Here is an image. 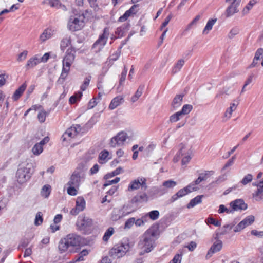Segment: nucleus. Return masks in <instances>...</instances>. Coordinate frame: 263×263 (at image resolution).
Returning a JSON list of instances; mask_svg holds the SVG:
<instances>
[{
  "label": "nucleus",
  "instance_id": "nucleus-1",
  "mask_svg": "<svg viewBox=\"0 0 263 263\" xmlns=\"http://www.w3.org/2000/svg\"><path fill=\"white\" fill-rule=\"evenodd\" d=\"M157 230L154 228L148 229L141 237L138 247L143 251L140 253L142 255L151 252L155 246Z\"/></svg>",
  "mask_w": 263,
  "mask_h": 263
},
{
  "label": "nucleus",
  "instance_id": "nucleus-2",
  "mask_svg": "<svg viewBox=\"0 0 263 263\" xmlns=\"http://www.w3.org/2000/svg\"><path fill=\"white\" fill-rule=\"evenodd\" d=\"M80 237L74 234H69L62 238L58 245L61 253L66 251L70 247L78 246L80 243Z\"/></svg>",
  "mask_w": 263,
  "mask_h": 263
},
{
  "label": "nucleus",
  "instance_id": "nucleus-3",
  "mask_svg": "<svg viewBox=\"0 0 263 263\" xmlns=\"http://www.w3.org/2000/svg\"><path fill=\"white\" fill-rule=\"evenodd\" d=\"M31 168L20 165L16 173V177L20 184L26 182L31 176Z\"/></svg>",
  "mask_w": 263,
  "mask_h": 263
},
{
  "label": "nucleus",
  "instance_id": "nucleus-4",
  "mask_svg": "<svg viewBox=\"0 0 263 263\" xmlns=\"http://www.w3.org/2000/svg\"><path fill=\"white\" fill-rule=\"evenodd\" d=\"M129 246L128 244L116 245L110 250L109 255L115 258H119L123 256L129 250Z\"/></svg>",
  "mask_w": 263,
  "mask_h": 263
},
{
  "label": "nucleus",
  "instance_id": "nucleus-5",
  "mask_svg": "<svg viewBox=\"0 0 263 263\" xmlns=\"http://www.w3.org/2000/svg\"><path fill=\"white\" fill-rule=\"evenodd\" d=\"M76 53V50L75 48L71 46L65 52V55L62 61L63 66L68 68L70 67L74 61Z\"/></svg>",
  "mask_w": 263,
  "mask_h": 263
},
{
  "label": "nucleus",
  "instance_id": "nucleus-6",
  "mask_svg": "<svg viewBox=\"0 0 263 263\" xmlns=\"http://www.w3.org/2000/svg\"><path fill=\"white\" fill-rule=\"evenodd\" d=\"M199 188L197 186H194L192 183L189 184L187 186L180 190L175 194L173 195L170 200L171 202H173L177 200L179 198L182 197L187 194L199 190Z\"/></svg>",
  "mask_w": 263,
  "mask_h": 263
},
{
  "label": "nucleus",
  "instance_id": "nucleus-7",
  "mask_svg": "<svg viewBox=\"0 0 263 263\" xmlns=\"http://www.w3.org/2000/svg\"><path fill=\"white\" fill-rule=\"evenodd\" d=\"M109 34V29L107 27L105 28L103 33L99 36L98 39L93 44L92 48H98L97 51H100L106 44Z\"/></svg>",
  "mask_w": 263,
  "mask_h": 263
},
{
  "label": "nucleus",
  "instance_id": "nucleus-8",
  "mask_svg": "<svg viewBox=\"0 0 263 263\" xmlns=\"http://www.w3.org/2000/svg\"><path fill=\"white\" fill-rule=\"evenodd\" d=\"M92 225V219L83 216H80L76 222L78 229L83 233H85L87 229Z\"/></svg>",
  "mask_w": 263,
  "mask_h": 263
},
{
  "label": "nucleus",
  "instance_id": "nucleus-9",
  "mask_svg": "<svg viewBox=\"0 0 263 263\" xmlns=\"http://www.w3.org/2000/svg\"><path fill=\"white\" fill-rule=\"evenodd\" d=\"M177 185V182L172 180H168L163 182L159 187H154V192L160 195H164L168 192L169 189L174 188Z\"/></svg>",
  "mask_w": 263,
  "mask_h": 263
},
{
  "label": "nucleus",
  "instance_id": "nucleus-10",
  "mask_svg": "<svg viewBox=\"0 0 263 263\" xmlns=\"http://www.w3.org/2000/svg\"><path fill=\"white\" fill-rule=\"evenodd\" d=\"M127 137L126 133L121 132L110 139V146L112 147L122 146L125 141Z\"/></svg>",
  "mask_w": 263,
  "mask_h": 263
},
{
  "label": "nucleus",
  "instance_id": "nucleus-11",
  "mask_svg": "<svg viewBox=\"0 0 263 263\" xmlns=\"http://www.w3.org/2000/svg\"><path fill=\"white\" fill-rule=\"evenodd\" d=\"M83 178V174L81 171H74L71 175L67 185L79 187L81 179Z\"/></svg>",
  "mask_w": 263,
  "mask_h": 263
},
{
  "label": "nucleus",
  "instance_id": "nucleus-12",
  "mask_svg": "<svg viewBox=\"0 0 263 263\" xmlns=\"http://www.w3.org/2000/svg\"><path fill=\"white\" fill-rule=\"evenodd\" d=\"M84 26V22L78 17L71 16L69 20L68 27L72 31L80 30Z\"/></svg>",
  "mask_w": 263,
  "mask_h": 263
},
{
  "label": "nucleus",
  "instance_id": "nucleus-13",
  "mask_svg": "<svg viewBox=\"0 0 263 263\" xmlns=\"http://www.w3.org/2000/svg\"><path fill=\"white\" fill-rule=\"evenodd\" d=\"M241 0H226L227 2L231 3V5L227 8L226 10V16L227 17L232 16L234 13L238 12V7L239 6Z\"/></svg>",
  "mask_w": 263,
  "mask_h": 263
},
{
  "label": "nucleus",
  "instance_id": "nucleus-14",
  "mask_svg": "<svg viewBox=\"0 0 263 263\" xmlns=\"http://www.w3.org/2000/svg\"><path fill=\"white\" fill-rule=\"evenodd\" d=\"M197 174L198 177L192 184L194 186H196V185L199 184L203 181H208V180L213 175V171H204L202 172H198Z\"/></svg>",
  "mask_w": 263,
  "mask_h": 263
},
{
  "label": "nucleus",
  "instance_id": "nucleus-15",
  "mask_svg": "<svg viewBox=\"0 0 263 263\" xmlns=\"http://www.w3.org/2000/svg\"><path fill=\"white\" fill-rule=\"evenodd\" d=\"M230 206L232 213L236 211L245 210L247 209V204L245 203L243 200L241 199H236L230 203Z\"/></svg>",
  "mask_w": 263,
  "mask_h": 263
},
{
  "label": "nucleus",
  "instance_id": "nucleus-16",
  "mask_svg": "<svg viewBox=\"0 0 263 263\" xmlns=\"http://www.w3.org/2000/svg\"><path fill=\"white\" fill-rule=\"evenodd\" d=\"M148 198V196L146 193H140L135 196L131 199L130 202L132 204L138 205L144 202H147Z\"/></svg>",
  "mask_w": 263,
  "mask_h": 263
},
{
  "label": "nucleus",
  "instance_id": "nucleus-17",
  "mask_svg": "<svg viewBox=\"0 0 263 263\" xmlns=\"http://www.w3.org/2000/svg\"><path fill=\"white\" fill-rule=\"evenodd\" d=\"M49 138L45 137L40 142L36 143L32 148V152L35 155H39L43 152V146L48 142Z\"/></svg>",
  "mask_w": 263,
  "mask_h": 263
},
{
  "label": "nucleus",
  "instance_id": "nucleus-18",
  "mask_svg": "<svg viewBox=\"0 0 263 263\" xmlns=\"http://www.w3.org/2000/svg\"><path fill=\"white\" fill-rule=\"evenodd\" d=\"M252 197L256 201H263V180L257 184V189L253 193Z\"/></svg>",
  "mask_w": 263,
  "mask_h": 263
},
{
  "label": "nucleus",
  "instance_id": "nucleus-19",
  "mask_svg": "<svg viewBox=\"0 0 263 263\" xmlns=\"http://www.w3.org/2000/svg\"><path fill=\"white\" fill-rule=\"evenodd\" d=\"M81 130V126L79 125H76V126H72L67 129L65 132L64 136L67 135L69 137L74 138L79 133Z\"/></svg>",
  "mask_w": 263,
  "mask_h": 263
},
{
  "label": "nucleus",
  "instance_id": "nucleus-20",
  "mask_svg": "<svg viewBox=\"0 0 263 263\" xmlns=\"http://www.w3.org/2000/svg\"><path fill=\"white\" fill-rule=\"evenodd\" d=\"M235 224V223L233 222L230 224H225L222 228H219L217 230L216 236H218L227 234L232 230Z\"/></svg>",
  "mask_w": 263,
  "mask_h": 263
},
{
  "label": "nucleus",
  "instance_id": "nucleus-21",
  "mask_svg": "<svg viewBox=\"0 0 263 263\" xmlns=\"http://www.w3.org/2000/svg\"><path fill=\"white\" fill-rule=\"evenodd\" d=\"M54 30L51 28H47L44 30L40 36V41L43 43L50 39L53 35Z\"/></svg>",
  "mask_w": 263,
  "mask_h": 263
},
{
  "label": "nucleus",
  "instance_id": "nucleus-22",
  "mask_svg": "<svg viewBox=\"0 0 263 263\" xmlns=\"http://www.w3.org/2000/svg\"><path fill=\"white\" fill-rule=\"evenodd\" d=\"M183 97V95H177L175 97L171 104L173 110H176L181 105Z\"/></svg>",
  "mask_w": 263,
  "mask_h": 263
},
{
  "label": "nucleus",
  "instance_id": "nucleus-23",
  "mask_svg": "<svg viewBox=\"0 0 263 263\" xmlns=\"http://www.w3.org/2000/svg\"><path fill=\"white\" fill-rule=\"evenodd\" d=\"M238 105V102L237 101H235L230 104V106L227 108L224 113V117L226 118V120L231 118L232 112L236 110Z\"/></svg>",
  "mask_w": 263,
  "mask_h": 263
},
{
  "label": "nucleus",
  "instance_id": "nucleus-24",
  "mask_svg": "<svg viewBox=\"0 0 263 263\" xmlns=\"http://www.w3.org/2000/svg\"><path fill=\"white\" fill-rule=\"evenodd\" d=\"M178 147L179 151L177 153H178L181 156L191 154V147L188 146L186 144L184 143H180L178 145Z\"/></svg>",
  "mask_w": 263,
  "mask_h": 263
},
{
  "label": "nucleus",
  "instance_id": "nucleus-25",
  "mask_svg": "<svg viewBox=\"0 0 263 263\" xmlns=\"http://www.w3.org/2000/svg\"><path fill=\"white\" fill-rule=\"evenodd\" d=\"M70 70V68L63 66L61 74L57 81V83L62 84L64 82Z\"/></svg>",
  "mask_w": 263,
  "mask_h": 263
},
{
  "label": "nucleus",
  "instance_id": "nucleus-26",
  "mask_svg": "<svg viewBox=\"0 0 263 263\" xmlns=\"http://www.w3.org/2000/svg\"><path fill=\"white\" fill-rule=\"evenodd\" d=\"M123 101V98L121 96H119L115 97L111 100L109 105V108L111 110L114 109L119 105H120L122 103Z\"/></svg>",
  "mask_w": 263,
  "mask_h": 263
},
{
  "label": "nucleus",
  "instance_id": "nucleus-27",
  "mask_svg": "<svg viewBox=\"0 0 263 263\" xmlns=\"http://www.w3.org/2000/svg\"><path fill=\"white\" fill-rule=\"evenodd\" d=\"M27 87L26 83H23L18 89L14 92L12 98L14 101L17 100L22 95Z\"/></svg>",
  "mask_w": 263,
  "mask_h": 263
},
{
  "label": "nucleus",
  "instance_id": "nucleus-28",
  "mask_svg": "<svg viewBox=\"0 0 263 263\" xmlns=\"http://www.w3.org/2000/svg\"><path fill=\"white\" fill-rule=\"evenodd\" d=\"M185 63V61L183 59L178 60L175 64L174 67L172 69V73L174 74L180 71L182 67Z\"/></svg>",
  "mask_w": 263,
  "mask_h": 263
},
{
  "label": "nucleus",
  "instance_id": "nucleus-29",
  "mask_svg": "<svg viewBox=\"0 0 263 263\" xmlns=\"http://www.w3.org/2000/svg\"><path fill=\"white\" fill-rule=\"evenodd\" d=\"M41 62V59L37 58V57L35 56L28 60L27 64L26 65V67L27 69L33 68V67H34L35 66H36Z\"/></svg>",
  "mask_w": 263,
  "mask_h": 263
},
{
  "label": "nucleus",
  "instance_id": "nucleus-30",
  "mask_svg": "<svg viewBox=\"0 0 263 263\" xmlns=\"http://www.w3.org/2000/svg\"><path fill=\"white\" fill-rule=\"evenodd\" d=\"M144 88V84H141L139 86L138 89L135 92V94L131 98V101L132 102L134 103L136 102L139 99V98L142 95Z\"/></svg>",
  "mask_w": 263,
  "mask_h": 263
},
{
  "label": "nucleus",
  "instance_id": "nucleus-31",
  "mask_svg": "<svg viewBox=\"0 0 263 263\" xmlns=\"http://www.w3.org/2000/svg\"><path fill=\"white\" fill-rule=\"evenodd\" d=\"M109 152L107 150H103L100 152L99 155V162L103 164L108 161Z\"/></svg>",
  "mask_w": 263,
  "mask_h": 263
},
{
  "label": "nucleus",
  "instance_id": "nucleus-32",
  "mask_svg": "<svg viewBox=\"0 0 263 263\" xmlns=\"http://www.w3.org/2000/svg\"><path fill=\"white\" fill-rule=\"evenodd\" d=\"M203 196H197L191 200L190 202L187 204L186 207L188 209H190L195 206L197 204L201 202V199Z\"/></svg>",
  "mask_w": 263,
  "mask_h": 263
},
{
  "label": "nucleus",
  "instance_id": "nucleus-33",
  "mask_svg": "<svg viewBox=\"0 0 263 263\" xmlns=\"http://www.w3.org/2000/svg\"><path fill=\"white\" fill-rule=\"evenodd\" d=\"M140 186V179L139 178H138L137 179H135L130 182L128 186V190L129 191L137 190L139 189Z\"/></svg>",
  "mask_w": 263,
  "mask_h": 263
},
{
  "label": "nucleus",
  "instance_id": "nucleus-34",
  "mask_svg": "<svg viewBox=\"0 0 263 263\" xmlns=\"http://www.w3.org/2000/svg\"><path fill=\"white\" fill-rule=\"evenodd\" d=\"M254 217L252 215L248 216L240 222L242 227L245 228L246 227L251 225L254 221Z\"/></svg>",
  "mask_w": 263,
  "mask_h": 263
},
{
  "label": "nucleus",
  "instance_id": "nucleus-35",
  "mask_svg": "<svg viewBox=\"0 0 263 263\" xmlns=\"http://www.w3.org/2000/svg\"><path fill=\"white\" fill-rule=\"evenodd\" d=\"M254 217L252 215L248 216L240 222L242 227L245 228L246 227L251 225L254 221Z\"/></svg>",
  "mask_w": 263,
  "mask_h": 263
},
{
  "label": "nucleus",
  "instance_id": "nucleus-36",
  "mask_svg": "<svg viewBox=\"0 0 263 263\" xmlns=\"http://www.w3.org/2000/svg\"><path fill=\"white\" fill-rule=\"evenodd\" d=\"M262 52L263 51L262 50V48H259L258 49H257L255 53V57L254 58L253 62L251 63V64L249 66V68H252L256 66L258 64V57L259 55H260L261 53H262Z\"/></svg>",
  "mask_w": 263,
  "mask_h": 263
},
{
  "label": "nucleus",
  "instance_id": "nucleus-37",
  "mask_svg": "<svg viewBox=\"0 0 263 263\" xmlns=\"http://www.w3.org/2000/svg\"><path fill=\"white\" fill-rule=\"evenodd\" d=\"M86 202L85 199L82 197H78L76 201V206L81 211H83L85 208Z\"/></svg>",
  "mask_w": 263,
  "mask_h": 263
},
{
  "label": "nucleus",
  "instance_id": "nucleus-38",
  "mask_svg": "<svg viewBox=\"0 0 263 263\" xmlns=\"http://www.w3.org/2000/svg\"><path fill=\"white\" fill-rule=\"evenodd\" d=\"M71 44V39L70 37H64L60 43V48L61 50L64 51L66 47Z\"/></svg>",
  "mask_w": 263,
  "mask_h": 263
},
{
  "label": "nucleus",
  "instance_id": "nucleus-39",
  "mask_svg": "<svg viewBox=\"0 0 263 263\" xmlns=\"http://www.w3.org/2000/svg\"><path fill=\"white\" fill-rule=\"evenodd\" d=\"M193 109V106L190 104L184 105L180 111H179L180 115L182 116L189 114Z\"/></svg>",
  "mask_w": 263,
  "mask_h": 263
},
{
  "label": "nucleus",
  "instance_id": "nucleus-40",
  "mask_svg": "<svg viewBox=\"0 0 263 263\" xmlns=\"http://www.w3.org/2000/svg\"><path fill=\"white\" fill-rule=\"evenodd\" d=\"M51 192V186L49 185H45L41 191V195L45 198H48Z\"/></svg>",
  "mask_w": 263,
  "mask_h": 263
},
{
  "label": "nucleus",
  "instance_id": "nucleus-41",
  "mask_svg": "<svg viewBox=\"0 0 263 263\" xmlns=\"http://www.w3.org/2000/svg\"><path fill=\"white\" fill-rule=\"evenodd\" d=\"M213 25L214 18H211L209 20L202 31V34H208L209 33V31L212 30Z\"/></svg>",
  "mask_w": 263,
  "mask_h": 263
},
{
  "label": "nucleus",
  "instance_id": "nucleus-42",
  "mask_svg": "<svg viewBox=\"0 0 263 263\" xmlns=\"http://www.w3.org/2000/svg\"><path fill=\"white\" fill-rule=\"evenodd\" d=\"M213 25L214 18H211L209 20L202 31V34H208L209 33V31L212 30Z\"/></svg>",
  "mask_w": 263,
  "mask_h": 263
},
{
  "label": "nucleus",
  "instance_id": "nucleus-43",
  "mask_svg": "<svg viewBox=\"0 0 263 263\" xmlns=\"http://www.w3.org/2000/svg\"><path fill=\"white\" fill-rule=\"evenodd\" d=\"M123 172V169L121 167H118L113 172L106 174L104 176V178L107 179L109 178L115 176L119 175L121 172Z\"/></svg>",
  "mask_w": 263,
  "mask_h": 263
},
{
  "label": "nucleus",
  "instance_id": "nucleus-44",
  "mask_svg": "<svg viewBox=\"0 0 263 263\" xmlns=\"http://www.w3.org/2000/svg\"><path fill=\"white\" fill-rule=\"evenodd\" d=\"M82 96V92H78L74 95L71 96L69 98V101L70 104L75 103L78 100H80Z\"/></svg>",
  "mask_w": 263,
  "mask_h": 263
},
{
  "label": "nucleus",
  "instance_id": "nucleus-45",
  "mask_svg": "<svg viewBox=\"0 0 263 263\" xmlns=\"http://www.w3.org/2000/svg\"><path fill=\"white\" fill-rule=\"evenodd\" d=\"M114 229L112 227H109L104 234L103 237V240L104 241H107L110 237L114 234Z\"/></svg>",
  "mask_w": 263,
  "mask_h": 263
},
{
  "label": "nucleus",
  "instance_id": "nucleus-46",
  "mask_svg": "<svg viewBox=\"0 0 263 263\" xmlns=\"http://www.w3.org/2000/svg\"><path fill=\"white\" fill-rule=\"evenodd\" d=\"M182 116L180 115L179 111L173 114L170 117L169 122L171 123H174L179 121L182 118Z\"/></svg>",
  "mask_w": 263,
  "mask_h": 263
},
{
  "label": "nucleus",
  "instance_id": "nucleus-47",
  "mask_svg": "<svg viewBox=\"0 0 263 263\" xmlns=\"http://www.w3.org/2000/svg\"><path fill=\"white\" fill-rule=\"evenodd\" d=\"M256 3V2L254 0H251L249 2V3L246 6V7L243 8L242 10V13L243 14H246L248 13L250 10H251L254 4Z\"/></svg>",
  "mask_w": 263,
  "mask_h": 263
},
{
  "label": "nucleus",
  "instance_id": "nucleus-48",
  "mask_svg": "<svg viewBox=\"0 0 263 263\" xmlns=\"http://www.w3.org/2000/svg\"><path fill=\"white\" fill-rule=\"evenodd\" d=\"M68 187L67 188V193L71 196L76 195L78 193L77 190L76 188H78V186H70L67 185Z\"/></svg>",
  "mask_w": 263,
  "mask_h": 263
},
{
  "label": "nucleus",
  "instance_id": "nucleus-49",
  "mask_svg": "<svg viewBox=\"0 0 263 263\" xmlns=\"http://www.w3.org/2000/svg\"><path fill=\"white\" fill-rule=\"evenodd\" d=\"M218 212L219 214L223 213L224 212H226L227 214L232 213L231 207L230 208H227L223 204H221L219 206V209L218 210Z\"/></svg>",
  "mask_w": 263,
  "mask_h": 263
},
{
  "label": "nucleus",
  "instance_id": "nucleus-50",
  "mask_svg": "<svg viewBox=\"0 0 263 263\" xmlns=\"http://www.w3.org/2000/svg\"><path fill=\"white\" fill-rule=\"evenodd\" d=\"M223 243L221 240L216 239L215 238V253L220 251L222 248Z\"/></svg>",
  "mask_w": 263,
  "mask_h": 263
},
{
  "label": "nucleus",
  "instance_id": "nucleus-51",
  "mask_svg": "<svg viewBox=\"0 0 263 263\" xmlns=\"http://www.w3.org/2000/svg\"><path fill=\"white\" fill-rule=\"evenodd\" d=\"M43 222L42 214L41 212L37 213L34 221V224L35 226L40 225Z\"/></svg>",
  "mask_w": 263,
  "mask_h": 263
},
{
  "label": "nucleus",
  "instance_id": "nucleus-52",
  "mask_svg": "<svg viewBox=\"0 0 263 263\" xmlns=\"http://www.w3.org/2000/svg\"><path fill=\"white\" fill-rule=\"evenodd\" d=\"M239 32V29L238 27L233 28L228 34V37L230 39L233 38Z\"/></svg>",
  "mask_w": 263,
  "mask_h": 263
},
{
  "label": "nucleus",
  "instance_id": "nucleus-53",
  "mask_svg": "<svg viewBox=\"0 0 263 263\" xmlns=\"http://www.w3.org/2000/svg\"><path fill=\"white\" fill-rule=\"evenodd\" d=\"M46 117V112L42 110L39 112L37 115V118L40 122L43 123L45 122Z\"/></svg>",
  "mask_w": 263,
  "mask_h": 263
},
{
  "label": "nucleus",
  "instance_id": "nucleus-54",
  "mask_svg": "<svg viewBox=\"0 0 263 263\" xmlns=\"http://www.w3.org/2000/svg\"><path fill=\"white\" fill-rule=\"evenodd\" d=\"M90 79H91V76H89L88 77L85 78L83 84L81 86V90L84 91L86 89L87 87L88 86V85L89 84Z\"/></svg>",
  "mask_w": 263,
  "mask_h": 263
},
{
  "label": "nucleus",
  "instance_id": "nucleus-55",
  "mask_svg": "<svg viewBox=\"0 0 263 263\" xmlns=\"http://www.w3.org/2000/svg\"><path fill=\"white\" fill-rule=\"evenodd\" d=\"M148 215L151 219L155 220L158 218L159 216V212L157 210H154L148 213Z\"/></svg>",
  "mask_w": 263,
  "mask_h": 263
},
{
  "label": "nucleus",
  "instance_id": "nucleus-56",
  "mask_svg": "<svg viewBox=\"0 0 263 263\" xmlns=\"http://www.w3.org/2000/svg\"><path fill=\"white\" fill-rule=\"evenodd\" d=\"M252 175L250 174H248L243 178L241 181V183L243 185H246L249 182H251L252 180Z\"/></svg>",
  "mask_w": 263,
  "mask_h": 263
},
{
  "label": "nucleus",
  "instance_id": "nucleus-57",
  "mask_svg": "<svg viewBox=\"0 0 263 263\" xmlns=\"http://www.w3.org/2000/svg\"><path fill=\"white\" fill-rule=\"evenodd\" d=\"M201 17V16L200 15H197L193 20L189 24H188V25L187 26V27H186V30H190L191 27H192V26L193 25H195L197 24V22L199 20V19Z\"/></svg>",
  "mask_w": 263,
  "mask_h": 263
},
{
  "label": "nucleus",
  "instance_id": "nucleus-58",
  "mask_svg": "<svg viewBox=\"0 0 263 263\" xmlns=\"http://www.w3.org/2000/svg\"><path fill=\"white\" fill-rule=\"evenodd\" d=\"M135 223V218H129L125 223L124 229H130Z\"/></svg>",
  "mask_w": 263,
  "mask_h": 263
},
{
  "label": "nucleus",
  "instance_id": "nucleus-59",
  "mask_svg": "<svg viewBox=\"0 0 263 263\" xmlns=\"http://www.w3.org/2000/svg\"><path fill=\"white\" fill-rule=\"evenodd\" d=\"M127 73V68L124 66V69L121 74L119 83L120 85H122V83L125 81L126 74Z\"/></svg>",
  "mask_w": 263,
  "mask_h": 263
},
{
  "label": "nucleus",
  "instance_id": "nucleus-60",
  "mask_svg": "<svg viewBox=\"0 0 263 263\" xmlns=\"http://www.w3.org/2000/svg\"><path fill=\"white\" fill-rule=\"evenodd\" d=\"M235 159H236V156L234 155V156H232V157L231 158H230L227 161V162L224 164V165L223 167V169L225 170L227 168L232 166L234 164Z\"/></svg>",
  "mask_w": 263,
  "mask_h": 263
},
{
  "label": "nucleus",
  "instance_id": "nucleus-61",
  "mask_svg": "<svg viewBox=\"0 0 263 263\" xmlns=\"http://www.w3.org/2000/svg\"><path fill=\"white\" fill-rule=\"evenodd\" d=\"M28 54V51L27 50H24L21 53L18 55L17 61L18 62H22L25 60L27 57Z\"/></svg>",
  "mask_w": 263,
  "mask_h": 263
},
{
  "label": "nucleus",
  "instance_id": "nucleus-62",
  "mask_svg": "<svg viewBox=\"0 0 263 263\" xmlns=\"http://www.w3.org/2000/svg\"><path fill=\"white\" fill-rule=\"evenodd\" d=\"M29 242L30 240L27 238L22 239L18 246V249L23 248L27 247Z\"/></svg>",
  "mask_w": 263,
  "mask_h": 263
},
{
  "label": "nucleus",
  "instance_id": "nucleus-63",
  "mask_svg": "<svg viewBox=\"0 0 263 263\" xmlns=\"http://www.w3.org/2000/svg\"><path fill=\"white\" fill-rule=\"evenodd\" d=\"M140 179V186H141L142 189L144 190H146L147 188V185L146 184V179L144 177H139Z\"/></svg>",
  "mask_w": 263,
  "mask_h": 263
},
{
  "label": "nucleus",
  "instance_id": "nucleus-64",
  "mask_svg": "<svg viewBox=\"0 0 263 263\" xmlns=\"http://www.w3.org/2000/svg\"><path fill=\"white\" fill-rule=\"evenodd\" d=\"M182 259L181 254H176L174 258L170 261L172 263H181Z\"/></svg>",
  "mask_w": 263,
  "mask_h": 263
}]
</instances>
